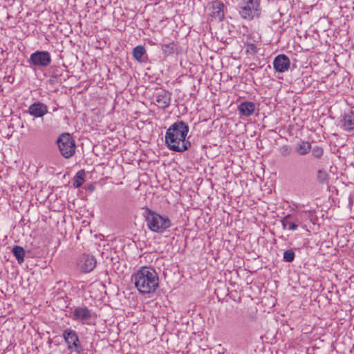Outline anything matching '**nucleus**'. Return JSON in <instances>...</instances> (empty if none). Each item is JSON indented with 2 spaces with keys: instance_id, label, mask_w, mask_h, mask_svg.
<instances>
[{
  "instance_id": "obj_1",
  "label": "nucleus",
  "mask_w": 354,
  "mask_h": 354,
  "mask_svg": "<svg viewBox=\"0 0 354 354\" xmlns=\"http://www.w3.org/2000/svg\"><path fill=\"white\" fill-rule=\"evenodd\" d=\"M189 132L188 125L183 121L171 124L165 133V142L170 150L183 152L191 147V142L185 138Z\"/></svg>"
},
{
  "instance_id": "obj_2",
  "label": "nucleus",
  "mask_w": 354,
  "mask_h": 354,
  "mask_svg": "<svg viewBox=\"0 0 354 354\" xmlns=\"http://www.w3.org/2000/svg\"><path fill=\"white\" fill-rule=\"evenodd\" d=\"M132 281L142 295L153 293L159 286V277L155 269L142 266L132 275Z\"/></svg>"
},
{
  "instance_id": "obj_3",
  "label": "nucleus",
  "mask_w": 354,
  "mask_h": 354,
  "mask_svg": "<svg viewBox=\"0 0 354 354\" xmlns=\"http://www.w3.org/2000/svg\"><path fill=\"white\" fill-rule=\"evenodd\" d=\"M315 216L313 211H297L296 212L285 216L281 221L283 229L296 231L299 227L304 230L307 229L306 222L310 221L315 223Z\"/></svg>"
},
{
  "instance_id": "obj_4",
  "label": "nucleus",
  "mask_w": 354,
  "mask_h": 354,
  "mask_svg": "<svg viewBox=\"0 0 354 354\" xmlns=\"http://www.w3.org/2000/svg\"><path fill=\"white\" fill-rule=\"evenodd\" d=\"M147 227L153 232L163 233L171 226V221L167 216H162L148 207L143 208Z\"/></svg>"
},
{
  "instance_id": "obj_5",
  "label": "nucleus",
  "mask_w": 354,
  "mask_h": 354,
  "mask_svg": "<svg viewBox=\"0 0 354 354\" xmlns=\"http://www.w3.org/2000/svg\"><path fill=\"white\" fill-rule=\"evenodd\" d=\"M237 10L243 19L251 21L261 15V0H241Z\"/></svg>"
},
{
  "instance_id": "obj_6",
  "label": "nucleus",
  "mask_w": 354,
  "mask_h": 354,
  "mask_svg": "<svg viewBox=\"0 0 354 354\" xmlns=\"http://www.w3.org/2000/svg\"><path fill=\"white\" fill-rule=\"evenodd\" d=\"M57 145L61 155L66 159L71 158L75 153V142L68 133L59 135L57 139Z\"/></svg>"
},
{
  "instance_id": "obj_7",
  "label": "nucleus",
  "mask_w": 354,
  "mask_h": 354,
  "mask_svg": "<svg viewBox=\"0 0 354 354\" xmlns=\"http://www.w3.org/2000/svg\"><path fill=\"white\" fill-rule=\"evenodd\" d=\"M71 318L73 320L80 322L82 324L91 325L95 322L96 315L86 306H80L74 308Z\"/></svg>"
},
{
  "instance_id": "obj_8",
  "label": "nucleus",
  "mask_w": 354,
  "mask_h": 354,
  "mask_svg": "<svg viewBox=\"0 0 354 354\" xmlns=\"http://www.w3.org/2000/svg\"><path fill=\"white\" fill-rule=\"evenodd\" d=\"M63 337L67 344L68 349L71 352H75L77 354H83L84 349L80 344L79 337L76 331L71 328H67L63 332Z\"/></svg>"
},
{
  "instance_id": "obj_9",
  "label": "nucleus",
  "mask_w": 354,
  "mask_h": 354,
  "mask_svg": "<svg viewBox=\"0 0 354 354\" xmlns=\"http://www.w3.org/2000/svg\"><path fill=\"white\" fill-rule=\"evenodd\" d=\"M51 61V56L49 52L37 50L30 55L28 62L30 66L46 68L50 64Z\"/></svg>"
},
{
  "instance_id": "obj_10",
  "label": "nucleus",
  "mask_w": 354,
  "mask_h": 354,
  "mask_svg": "<svg viewBox=\"0 0 354 354\" xmlns=\"http://www.w3.org/2000/svg\"><path fill=\"white\" fill-rule=\"evenodd\" d=\"M96 259L93 256L83 254L79 261L80 270L85 273L91 272L96 266Z\"/></svg>"
},
{
  "instance_id": "obj_11",
  "label": "nucleus",
  "mask_w": 354,
  "mask_h": 354,
  "mask_svg": "<svg viewBox=\"0 0 354 354\" xmlns=\"http://www.w3.org/2000/svg\"><path fill=\"white\" fill-rule=\"evenodd\" d=\"M290 61L284 54L277 55L273 61L274 69L278 73H283L290 68Z\"/></svg>"
},
{
  "instance_id": "obj_12",
  "label": "nucleus",
  "mask_w": 354,
  "mask_h": 354,
  "mask_svg": "<svg viewBox=\"0 0 354 354\" xmlns=\"http://www.w3.org/2000/svg\"><path fill=\"white\" fill-rule=\"evenodd\" d=\"M224 7L225 5L221 1L216 0L212 3V12L210 17L212 19L221 21L224 19Z\"/></svg>"
},
{
  "instance_id": "obj_13",
  "label": "nucleus",
  "mask_w": 354,
  "mask_h": 354,
  "mask_svg": "<svg viewBox=\"0 0 354 354\" xmlns=\"http://www.w3.org/2000/svg\"><path fill=\"white\" fill-rule=\"evenodd\" d=\"M339 125L346 131H353L354 129V112H344L339 121Z\"/></svg>"
},
{
  "instance_id": "obj_14",
  "label": "nucleus",
  "mask_w": 354,
  "mask_h": 354,
  "mask_svg": "<svg viewBox=\"0 0 354 354\" xmlns=\"http://www.w3.org/2000/svg\"><path fill=\"white\" fill-rule=\"evenodd\" d=\"M171 94L166 91H161L156 96V104L158 108L165 109L170 104Z\"/></svg>"
},
{
  "instance_id": "obj_15",
  "label": "nucleus",
  "mask_w": 354,
  "mask_h": 354,
  "mask_svg": "<svg viewBox=\"0 0 354 354\" xmlns=\"http://www.w3.org/2000/svg\"><path fill=\"white\" fill-rule=\"evenodd\" d=\"M311 149L310 144L307 141L301 140L297 144L295 151L300 156H305L308 154Z\"/></svg>"
},
{
  "instance_id": "obj_16",
  "label": "nucleus",
  "mask_w": 354,
  "mask_h": 354,
  "mask_svg": "<svg viewBox=\"0 0 354 354\" xmlns=\"http://www.w3.org/2000/svg\"><path fill=\"white\" fill-rule=\"evenodd\" d=\"M12 252L19 263H21L22 262H24L25 251L22 247L15 245L13 247Z\"/></svg>"
},
{
  "instance_id": "obj_17",
  "label": "nucleus",
  "mask_w": 354,
  "mask_h": 354,
  "mask_svg": "<svg viewBox=\"0 0 354 354\" xmlns=\"http://www.w3.org/2000/svg\"><path fill=\"white\" fill-rule=\"evenodd\" d=\"M85 172L84 170L79 171L73 178V185L75 188H79L84 182Z\"/></svg>"
},
{
  "instance_id": "obj_18",
  "label": "nucleus",
  "mask_w": 354,
  "mask_h": 354,
  "mask_svg": "<svg viewBox=\"0 0 354 354\" xmlns=\"http://www.w3.org/2000/svg\"><path fill=\"white\" fill-rule=\"evenodd\" d=\"M146 53L145 48L143 46L139 45L133 49V56L134 59L138 62L142 61V56Z\"/></svg>"
},
{
  "instance_id": "obj_19",
  "label": "nucleus",
  "mask_w": 354,
  "mask_h": 354,
  "mask_svg": "<svg viewBox=\"0 0 354 354\" xmlns=\"http://www.w3.org/2000/svg\"><path fill=\"white\" fill-rule=\"evenodd\" d=\"M160 45L165 56L172 55L175 52L176 45L174 42Z\"/></svg>"
},
{
  "instance_id": "obj_20",
  "label": "nucleus",
  "mask_w": 354,
  "mask_h": 354,
  "mask_svg": "<svg viewBox=\"0 0 354 354\" xmlns=\"http://www.w3.org/2000/svg\"><path fill=\"white\" fill-rule=\"evenodd\" d=\"M238 111H254L255 104L252 102H243L238 107Z\"/></svg>"
},
{
  "instance_id": "obj_21",
  "label": "nucleus",
  "mask_w": 354,
  "mask_h": 354,
  "mask_svg": "<svg viewBox=\"0 0 354 354\" xmlns=\"http://www.w3.org/2000/svg\"><path fill=\"white\" fill-rule=\"evenodd\" d=\"M317 180L322 183L324 184L326 183L328 180V174L326 171L319 169L317 171Z\"/></svg>"
},
{
  "instance_id": "obj_22",
  "label": "nucleus",
  "mask_w": 354,
  "mask_h": 354,
  "mask_svg": "<svg viewBox=\"0 0 354 354\" xmlns=\"http://www.w3.org/2000/svg\"><path fill=\"white\" fill-rule=\"evenodd\" d=\"M295 254L294 251L292 249L286 250L283 252V261L286 262H288V263L292 262L295 259Z\"/></svg>"
},
{
  "instance_id": "obj_23",
  "label": "nucleus",
  "mask_w": 354,
  "mask_h": 354,
  "mask_svg": "<svg viewBox=\"0 0 354 354\" xmlns=\"http://www.w3.org/2000/svg\"><path fill=\"white\" fill-rule=\"evenodd\" d=\"M47 109L46 104L37 102L30 105L28 111H47Z\"/></svg>"
},
{
  "instance_id": "obj_24",
  "label": "nucleus",
  "mask_w": 354,
  "mask_h": 354,
  "mask_svg": "<svg viewBox=\"0 0 354 354\" xmlns=\"http://www.w3.org/2000/svg\"><path fill=\"white\" fill-rule=\"evenodd\" d=\"M280 153L283 157L289 156L292 153V148L288 145H283L279 149Z\"/></svg>"
},
{
  "instance_id": "obj_25",
  "label": "nucleus",
  "mask_w": 354,
  "mask_h": 354,
  "mask_svg": "<svg viewBox=\"0 0 354 354\" xmlns=\"http://www.w3.org/2000/svg\"><path fill=\"white\" fill-rule=\"evenodd\" d=\"M313 156L317 158H319L323 156L324 150L320 147H315L312 151Z\"/></svg>"
},
{
  "instance_id": "obj_26",
  "label": "nucleus",
  "mask_w": 354,
  "mask_h": 354,
  "mask_svg": "<svg viewBox=\"0 0 354 354\" xmlns=\"http://www.w3.org/2000/svg\"><path fill=\"white\" fill-rule=\"evenodd\" d=\"M257 51V46L253 44H248L247 45V52L250 54H255Z\"/></svg>"
},
{
  "instance_id": "obj_27",
  "label": "nucleus",
  "mask_w": 354,
  "mask_h": 354,
  "mask_svg": "<svg viewBox=\"0 0 354 354\" xmlns=\"http://www.w3.org/2000/svg\"><path fill=\"white\" fill-rule=\"evenodd\" d=\"M47 112H24V113H28L33 118H40L42 117Z\"/></svg>"
},
{
  "instance_id": "obj_28",
  "label": "nucleus",
  "mask_w": 354,
  "mask_h": 354,
  "mask_svg": "<svg viewBox=\"0 0 354 354\" xmlns=\"http://www.w3.org/2000/svg\"><path fill=\"white\" fill-rule=\"evenodd\" d=\"M244 116H250L254 112H240Z\"/></svg>"
},
{
  "instance_id": "obj_29",
  "label": "nucleus",
  "mask_w": 354,
  "mask_h": 354,
  "mask_svg": "<svg viewBox=\"0 0 354 354\" xmlns=\"http://www.w3.org/2000/svg\"><path fill=\"white\" fill-rule=\"evenodd\" d=\"M206 120H207V119H203L202 120H201V118H200L197 122H200L201 121H206Z\"/></svg>"
},
{
  "instance_id": "obj_30",
  "label": "nucleus",
  "mask_w": 354,
  "mask_h": 354,
  "mask_svg": "<svg viewBox=\"0 0 354 354\" xmlns=\"http://www.w3.org/2000/svg\"><path fill=\"white\" fill-rule=\"evenodd\" d=\"M0 90L1 91H3V89L1 88V86L0 85Z\"/></svg>"
}]
</instances>
